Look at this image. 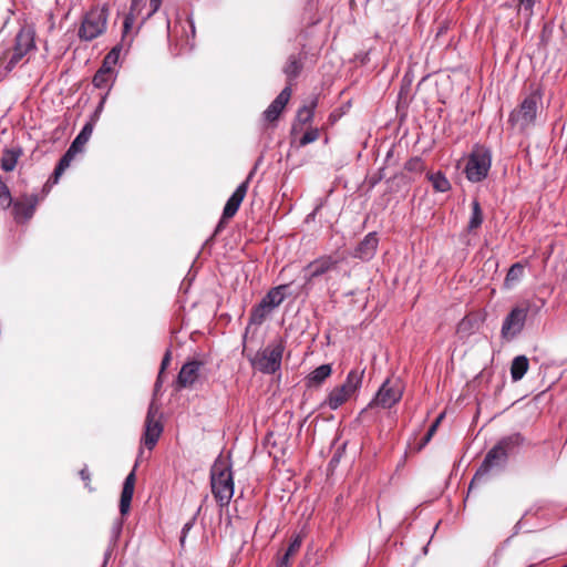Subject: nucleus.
I'll list each match as a JSON object with an SVG mask.
<instances>
[{"label":"nucleus","mask_w":567,"mask_h":567,"mask_svg":"<svg viewBox=\"0 0 567 567\" xmlns=\"http://www.w3.org/2000/svg\"><path fill=\"white\" fill-rule=\"evenodd\" d=\"M78 154L75 150H73L71 146L69 150L64 153V155L60 158L58 165L54 168V172L52 176L50 177V181H53V184H56L60 176L64 173V171L70 166L72 159Z\"/></svg>","instance_id":"nucleus-24"},{"label":"nucleus","mask_w":567,"mask_h":567,"mask_svg":"<svg viewBox=\"0 0 567 567\" xmlns=\"http://www.w3.org/2000/svg\"><path fill=\"white\" fill-rule=\"evenodd\" d=\"M79 474H80L81 480L84 482L85 487L89 491H93V488L91 487V473L89 472L87 467L85 466L84 468H82L79 472Z\"/></svg>","instance_id":"nucleus-40"},{"label":"nucleus","mask_w":567,"mask_h":567,"mask_svg":"<svg viewBox=\"0 0 567 567\" xmlns=\"http://www.w3.org/2000/svg\"><path fill=\"white\" fill-rule=\"evenodd\" d=\"M285 351V342L279 339L258 352L252 359V365L262 373L272 374L280 369Z\"/></svg>","instance_id":"nucleus-7"},{"label":"nucleus","mask_w":567,"mask_h":567,"mask_svg":"<svg viewBox=\"0 0 567 567\" xmlns=\"http://www.w3.org/2000/svg\"><path fill=\"white\" fill-rule=\"evenodd\" d=\"M403 391L404 386L400 379H386L380 386L374 399L369 403L368 408L372 409L374 406H379L382 409H390L400 402Z\"/></svg>","instance_id":"nucleus-8"},{"label":"nucleus","mask_w":567,"mask_h":567,"mask_svg":"<svg viewBox=\"0 0 567 567\" xmlns=\"http://www.w3.org/2000/svg\"><path fill=\"white\" fill-rule=\"evenodd\" d=\"M163 433L161 412L158 406L152 402L148 406L144 424L142 442L148 450H153Z\"/></svg>","instance_id":"nucleus-10"},{"label":"nucleus","mask_w":567,"mask_h":567,"mask_svg":"<svg viewBox=\"0 0 567 567\" xmlns=\"http://www.w3.org/2000/svg\"><path fill=\"white\" fill-rule=\"evenodd\" d=\"M93 133V123L89 122L86 123L81 132L78 134V136L74 138L72 144L70 145L73 150H75L78 153L82 152L84 145L90 140L91 135Z\"/></svg>","instance_id":"nucleus-26"},{"label":"nucleus","mask_w":567,"mask_h":567,"mask_svg":"<svg viewBox=\"0 0 567 567\" xmlns=\"http://www.w3.org/2000/svg\"><path fill=\"white\" fill-rule=\"evenodd\" d=\"M524 265L520 262H516L507 271V275L504 280V285L506 288H512L515 284H517L524 275Z\"/></svg>","instance_id":"nucleus-28"},{"label":"nucleus","mask_w":567,"mask_h":567,"mask_svg":"<svg viewBox=\"0 0 567 567\" xmlns=\"http://www.w3.org/2000/svg\"><path fill=\"white\" fill-rule=\"evenodd\" d=\"M21 155L22 150L20 147L6 148L1 158V168L4 172H12L16 168Z\"/></svg>","instance_id":"nucleus-22"},{"label":"nucleus","mask_w":567,"mask_h":567,"mask_svg":"<svg viewBox=\"0 0 567 567\" xmlns=\"http://www.w3.org/2000/svg\"><path fill=\"white\" fill-rule=\"evenodd\" d=\"M540 100L542 96L538 92H533L526 96L522 103L511 112L508 123L513 127L518 128L519 132H524L535 123Z\"/></svg>","instance_id":"nucleus-6"},{"label":"nucleus","mask_w":567,"mask_h":567,"mask_svg":"<svg viewBox=\"0 0 567 567\" xmlns=\"http://www.w3.org/2000/svg\"><path fill=\"white\" fill-rule=\"evenodd\" d=\"M301 544H302V536L296 535L291 539V542L286 550L287 556H295L299 551Z\"/></svg>","instance_id":"nucleus-37"},{"label":"nucleus","mask_w":567,"mask_h":567,"mask_svg":"<svg viewBox=\"0 0 567 567\" xmlns=\"http://www.w3.org/2000/svg\"><path fill=\"white\" fill-rule=\"evenodd\" d=\"M427 178L432 183L435 192L445 193L451 188L449 179L441 172L430 173L427 174Z\"/></svg>","instance_id":"nucleus-29"},{"label":"nucleus","mask_w":567,"mask_h":567,"mask_svg":"<svg viewBox=\"0 0 567 567\" xmlns=\"http://www.w3.org/2000/svg\"><path fill=\"white\" fill-rule=\"evenodd\" d=\"M444 417V414H440L435 421L431 424V426L429 427L426 434L423 436V439L421 440L420 444H419V450L423 449L433 437V435L435 434L441 421L443 420Z\"/></svg>","instance_id":"nucleus-33"},{"label":"nucleus","mask_w":567,"mask_h":567,"mask_svg":"<svg viewBox=\"0 0 567 567\" xmlns=\"http://www.w3.org/2000/svg\"><path fill=\"white\" fill-rule=\"evenodd\" d=\"M0 202L6 207L11 206L12 204V197L9 187L7 184L2 181H0Z\"/></svg>","instance_id":"nucleus-36"},{"label":"nucleus","mask_w":567,"mask_h":567,"mask_svg":"<svg viewBox=\"0 0 567 567\" xmlns=\"http://www.w3.org/2000/svg\"><path fill=\"white\" fill-rule=\"evenodd\" d=\"M320 137V130L317 127H310L299 140V146L303 147L310 143L316 142Z\"/></svg>","instance_id":"nucleus-34"},{"label":"nucleus","mask_w":567,"mask_h":567,"mask_svg":"<svg viewBox=\"0 0 567 567\" xmlns=\"http://www.w3.org/2000/svg\"><path fill=\"white\" fill-rule=\"evenodd\" d=\"M489 168V151L484 147L474 148L465 166V174L467 179L473 183L481 182L487 176Z\"/></svg>","instance_id":"nucleus-9"},{"label":"nucleus","mask_w":567,"mask_h":567,"mask_svg":"<svg viewBox=\"0 0 567 567\" xmlns=\"http://www.w3.org/2000/svg\"><path fill=\"white\" fill-rule=\"evenodd\" d=\"M136 483L135 468L126 476L120 498V513L126 515L131 507Z\"/></svg>","instance_id":"nucleus-18"},{"label":"nucleus","mask_w":567,"mask_h":567,"mask_svg":"<svg viewBox=\"0 0 567 567\" xmlns=\"http://www.w3.org/2000/svg\"><path fill=\"white\" fill-rule=\"evenodd\" d=\"M483 219L481 204L475 199L472 202V213L467 224V231L472 233L477 230L482 226Z\"/></svg>","instance_id":"nucleus-27"},{"label":"nucleus","mask_w":567,"mask_h":567,"mask_svg":"<svg viewBox=\"0 0 567 567\" xmlns=\"http://www.w3.org/2000/svg\"><path fill=\"white\" fill-rule=\"evenodd\" d=\"M287 288L288 285H280L271 288L261 300L272 310L285 300V290Z\"/></svg>","instance_id":"nucleus-23"},{"label":"nucleus","mask_w":567,"mask_h":567,"mask_svg":"<svg viewBox=\"0 0 567 567\" xmlns=\"http://www.w3.org/2000/svg\"><path fill=\"white\" fill-rule=\"evenodd\" d=\"M38 203L39 197L35 194L21 196V198L13 204L14 218L19 221L30 219Z\"/></svg>","instance_id":"nucleus-15"},{"label":"nucleus","mask_w":567,"mask_h":567,"mask_svg":"<svg viewBox=\"0 0 567 567\" xmlns=\"http://www.w3.org/2000/svg\"><path fill=\"white\" fill-rule=\"evenodd\" d=\"M169 360H171V353L169 351H167L162 360V363H161V370H165L167 364L169 363Z\"/></svg>","instance_id":"nucleus-44"},{"label":"nucleus","mask_w":567,"mask_h":567,"mask_svg":"<svg viewBox=\"0 0 567 567\" xmlns=\"http://www.w3.org/2000/svg\"><path fill=\"white\" fill-rule=\"evenodd\" d=\"M212 493L220 507L228 506L234 495V477L230 466L216 461L210 470Z\"/></svg>","instance_id":"nucleus-2"},{"label":"nucleus","mask_w":567,"mask_h":567,"mask_svg":"<svg viewBox=\"0 0 567 567\" xmlns=\"http://www.w3.org/2000/svg\"><path fill=\"white\" fill-rule=\"evenodd\" d=\"M162 1L163 0H150L152 11L148 13V18L152 17L154 13H156L159 10V8L162 6Z\"/></svg>","instance_id":"nucleus-42"},{"label":"nucleus","mask_w":567,"mask_h":567,"mask_svg":"<svg viewBox=\"0 0 567 567\" xmlns=\"http://www.w3.org/2000/svg\"><path fill=\"white\" fill-rule=\"evenodd\" d=\"M203 363L199 362V361H190V362H187L185 363L179 373H178V377H177V382H178V385L181 388H188V386H192L198 375H199V370L202 368Z\"/></svg>","instance_id":"nucleus-17"},{"label":"nucleus","mask_w":567,"mask_h":567,"mask_svg":"<svg viewBox=\"0 0 567 567\" xmlns=\"http://www.w3.org/2000/svg\"><path fill=\"white\" fill-rule=\"evenodd\" d=\"M332 373V368L330 364H322L316 368L308 377H307V385L308 386H318L321 385Z\"/></svg>","instance_id":"nucleus-21"},{"label":"nucleus","mask_w":567,"mask_h":567,"mask_svg":"<svg viewBox=\"0 0 567 567\" xmlns=\"http://www.w3.org/2000/svg\"><path fill=\"white\" fill-rule=\"evenodd\" d=\"M318 106V96H313L311 101L301 106L296 116V123L292 124L291 134H296L299 130V125H306L312 122L315 116V110Z\"/></svg>","instance_id":"nucleus-19"},{"label":"nucleus","mask_w":567,"mask_h":567,"mask_svg":"<svg viewBox=\"0 0 567 567\" xmlns=\"http://www.w3.org/2000/svg\"><path fill=\"white\" fill-rule=\"evenodd\" d=\"M290 557L291 556H287V554L285 553V555L279 560L278 567H290Z\"/></svg>","instance_id":"nucleus-43"},{"label":"nucleus","mask_w":567,"mask_h":567,"mask_svg":"<svg viewBox=\"0 0 567 567\" xmlns=\"http://www.w3.org/2000/svg\"><path fill=\"white\" fill-rule=\"evenodd\" d=\"M340 261L341 259L336 255H323L310 261L303 269L306 282L310 284L316 278L336 270Z\"/></svg>","instance_id":"nucleus-12"},{"label":"nucleus","mask_w":567,"mask_h":567,"mask_svg":"<svg viewBox=\"0 0 567 567\" xmlns=\"http://www.w3.org/2000/svg\"><path fill=\"white\" fill-rule=\"evenodd\" d=\"M109 7L106 4L92 7L82 19L78 35L82 41H92L106 31Z\"/></svg>","instance_id":"nucleus-4"},{"label":"nucleus","mask_w":567,"mask_h":567,"mask_svg":"<svg viewBox=\"0 0 567 567\" xmlns=\"http://www.w3.org/2000/svg\"><path fill=\"white\" fill-rule=\"evenodd\" d=\"M248 185H249V177L245 182H243L236 188V190L233 193V195L229 197V199L227 200V203L224 207L221 218L215 229V234H218L219 231H221V229L225 226V223L228 219L233 218L237 214L241 203L244 202V199L247 195Z\"/></svg>","instance_id":"nucleus-13"},{"label":"nucleus","mask_w":567,"mask_h":567,"mask_svg":"<svg viewBox=\"0 0 567 567\" xmlns=\"http://www.w3.org/2000/svg\"><path fill=\"white\" fill-rule=\"evenodd\" d=\"M364 369H352L340 385L334 386L327 395L323 405L337 410L355 398L363 382Z\"/></svg>","instance_id":"nucleus-3"},{"label":"nucleus","mask_w":567,"mask_h":567,"mask_svg":"<svg viewBox=\"0 0 567 567\" xmlns=\"http://www.w3.org/2000/svg\"><path fill=\"white\" fill-rule=\"evenodd\" d=\"M120 50L121 49L118 47H114L104 58L102 65L111 66L112 64H115L118 60Z\"/></svg>","instance_id":"nucleus-38"},{"label":"nucleus","mask_w":567,"mask_h":567,"mask_svg":"<svg viewBox=\"0 0 567 567\" xmlns=\"http://www.w3.org/2000/svg\"><path fill=\"white\" fill-rule=\"evenodd\" d=\"M271 309L264 303L261 300L258 305H256L250 312V323L252 324H261L267 316L270 313Z\"/></svg>","instance_id":"nucleus-30"},{"label":"nucleus","mask_w":567,"mask_h":567,"mask_svg":"<svg viewBox=\"0 0 567 567\" xmlns=\"http://www.w3.org/2000/svg\"><path fill=\"white\" fill-rule=\"evenodd\" d=\"M51 182L53 183V181L51 179ZM50 183V179L48 181L47 184H44V187H48V184Z\"/></svg>","instance_id":"nucleus-46"},{"label":"nucleus","mask_w":567,"mask_h":567,"mask_svg":"<svg viewBox=\"0 0 567 567\" xmlns=\"http://www.w3.org/2000/svg\"><path fill=\"white\" fill-rule=\"evenodd\" d=\"M512 2L518 11L523 10L527 12L528 16H532L536 0H512Z\"/></svg>","instance_id":"nucleus-35"},{"label":"nucleus","mask_w":567,"mask_h":567,"mask_svg":"<svg viewBox=\"0 0 567 567\" xmlns=\"http://www.w3.org/2000/svg\"><path fill=\"white\" fill-rule=\"evenodd\" d=\"M196 516H194L188 523H186L182 529L181 543L184 544L187 533L192 529L195 523Z\"/></svg>","instance_id":"nucleus-41"},{"label":"nucleus","mask_w":567,"mask_h":567,"mask_svg":"<svg viewBox=\"0 0 567 567\" xmlns=\"http://www.w3.org/2000/svg\"><path fill=\"white\" fill-rule=\"evenodd\" d=\"M379 245L377 233H369L357 246L353 257L361 260H370L374 257Z\"/></svg>","instance_id":"nucleus-16"},{"label":"nucleus","mask_w":567,"mask_h":567,"mask_svg":"<svg viewBox=\"0 0 567 567\" xmlns=\"http://www.w3.org/2000/svg\"><path fill=\"white\" fill-rule=\"evenodd\" d=\"M143 2V0H132L131 1V12L125 17L123 22V33L124 35L132 29L134 24L135 17L133 14L134 11H137L138 6Z\"/></svg>","instance_id":"nucleus-32"},{"label":"nucleus","mask_w":567,"mask_h":567,"mask_svg":"<svg viewBox=\"0 0 567 567\" xmlns=\"http://www.w3.org/2000/svg\"><path fill=\"white\" fill-rule=\"evenodd\" d=\"M405 168L411 172H421L423 169V162L419 157H413L406 162Z\"/></svg>","instance_id":"nucleus-39"},{"label":"nucleus","mask_w":567,"mask_h":567,"mask_svg":"<svg viewBox=\"0 0 567 567\" xmlns=\"http://www.w3.org/2000/svg\"><path fill=\"white\" fill-rule=\"evenodd\" d=\"M529 367L528 359L525 355H518L514 358L511 365V377L513 381H519Z\"/></svg>","instance_id":"nucleus-25"},{"label":"nucleus","mask_w":567,"mask_h":567,"mask_svg":"<svg viewBox=\"0 0 567 567\" xmlns=\"http://www.w3.org/2000/svg\"><path fill=\"white\" fill-rule=\"evenodd\" d=\"M112 78V68L102 65L93 76V84L99 89L106 87Z\"/></svg>","instance_id":"nucleus-31"},{"label":"nucleus","mask_w":567,"mask_h":567,"mask_svg":"<svg viewBox=\"0 0 567 567\" xmlns=\"http://www.w3.org/2000/svg\"><path fill=\"white\" fill-rule=\"evenodd\" d=\"M523 442L524 439L519 433L502 437L485 455L484 461L472 478L468 491L471 492L476 484L481 483L492 468L503 467L507 463L508 457L516 452Z\"/></svg>","instance_id":"nucleus-1"},{"label":"nucleus","mask_w":567,"mask_h":567,"mask_svg":"<svg viewBox=\"0 0 567 567\" xmlns=\"http://www.w3.org/2000/svg\"><path fill=\"white\" fill-rule=\"evenodd\" d=\"M466 324V321L463 320L461 323H460V328L464 327Z\"/></svg>","instance_id":"nucleus-45"},{"label":"nucleus","mask_w":567,"mask_h":567,"mask_svg":"<svg viewBox=\"0 0 567 567\" xmlns=\"http://www.w3.org/2000/svg\"><path fill=\"white\" fill-rule=\"evenodd\" d=\"M303 69L302 56L300 54H290L282 71L287 76V86L291 87L292 81L297 79Z\"/></svg>","instance_id":"nucleus-20"},{"label":"nucleus","mask_w":567,"mask_h":567,"mask_svg":"<svg viewBox=\"0 0 567 567\" xmlns=\"http://www.w3.org/2000/svg\"><path fill=\"white\" fill-rule=\"evenodd\" d=\"M528 311L529 303L527 301L519 303L511 310L502 324L503 338L512 339L523 330Z\"/></svg>","instance_id":"nucleus-11"},{"label":"nucleus","mask_w":567,"mask_h":567,"mask_svg":"<svg viewBox=\"0 0 567 567\" xmlns=\"http://www.w3.org/2000/svg\"><path fill=\"white\" fill-rule=\"evenodd\" d=\"M33 49H35L34 32L31 28L20 29L13 47L4 51L0 58V66L4 65L7 71H11Z\"/></svg>","instance_id":"nucleus-5"},{"label":"nucleus","mask_w":567,"mask_h":567,"mask_svg":"<svg viewBox=\"0 0 567 567\" xmlns=\"http://www.w3.org/2000/svg\"><path fill=\"white\" fill-rule=\"evenodd\" d=\"M292 91L290 86H286L279 95L270 103L264 112V117L269 123H275L291 97Z\"/></svg>","instance_id":"nucleus-14"}]
</instances>
